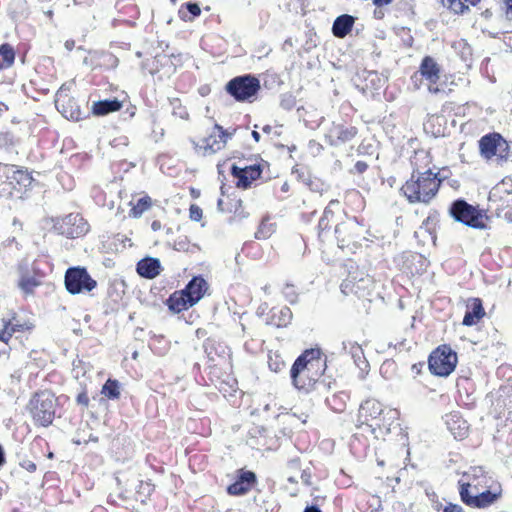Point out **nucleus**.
I'll use <instances>...</instances> for the list:
<instances>
[{"mask_svg": "<svg viewBox=\"0 0 512 512\" xmlns=\"http://www.w3.org/2000/svg\"><path fill=\"white\" fill-rule=\"evenodd\" d=\"M319 348L306 349L294 361L290 376L299 391L309 392L326 369V358L321 357Z\"/></svg>", "mask_w": 512, "mask_h": 512, "instance_id": "obj_1", "label": "nucleus"}, {"mask_svg": "<svg viewBox=\"0 0 512 512\" xmlns=\"http://www.w3.org/2000/svg\"><path fill=\"white\" fill-rule=\"evenodd\" d=\"M441 182L439 173L432 172L431 169L424 172L413 171L401 191L410 203H429L436 196Z\"/></svg>", "mask_w": 512, "mask_h": 512, "instance_id": "obj_2", "label": "nucleus"}, {"mask_svg": "<svg viewBox=\"0 0 512 512\" xmlns=\"http://www.w3.org/2000/svg\"><path fill=\"white\" fill-rule=\"evenodd\" d=\"M33 181L27 169L0 163V198L23 199Z\"/></svg>", "mask_w": 512, "mask_h": 512, "instance_id": "obj_3", "label": "nucleus"}, {"mask_svg": "<svg viewBox=\"0 0 512 512\" xmlns=\"http://www.w3.org/2000/svg\"><path fill=\"white\" fill-rule=\"evenodd\" d=\"M448 213L456 222L470 228L478 230L487 228L486 222L489 217L486 210L468 203L463 198L454 200L449 206Z\"/></svg>", "mask_w": 512, "mask_h": 512, "instance_id": "obj_4", "label": "nucleus"}, {"mask_svg": "<svg viewBox=\"0 0 512 512\" xmlns=\"http://www.w3.org/2000/svg\"><path fill=\"white\" fill-rule=\"evenodd\" d=\"M395 415L396 411L385 409L378 400L367 399L360 405L357 421L359 425H366L374 432L376 429L390 426L389 420Z\"/></svg>", "mask_w": 512, "mask_h": 512, "instance_id": "obj_5", "label": "nucleus"}, {"mask_svg": "<svg viewBox=\"0 0 512 512\" xmlns=\"http://www.w3.org/2000/svg\"><path fill=\"white\" fill-rule=\"evenodd\" d=\"M57 399L48 390L34 393L29 400L27 410L36 425L48 427L55 417Z\"/></svg>", "mask_w": 512, "mask_h": 512, "instance_id": "obj_6", "label": "nucleus"}, {"mask_svg": "<svg viewBox=\"0 0 512 512\" xmlns=\"http://www.w3.org/2000/svg\"><path fill=\"white\" fill-rule=\"evenodd\" d=\"M260 89L259 79L252 74L236 76L225 86L226 92L237 102H252Z\"/></svg>", "mask_w": 512, "mask_h": 512, "instance_id": "obj_7", "label": "nucleus"}, {"mask_svg": "<svg viewBox=\"0 0 512 512\" xmlns=\"http://www.w3.org/2000/svg\"><path fill=\"white\" fill-rule=\"evenodd\" d=\"M64 285L71 295L89 293L97 287V281L93 279L83 266L69 267L64 275Z\"/></svg>", "mask_w": 512, "mask_h": 512, "instance_id": "obj_8", "label": "nucleus"}, {"mask_svg": "<svg viewBox=\"0 0 512 512\" xmlns=\"http://www.w3.org/2000/svg\"><path fill=\"white\" fill-rule=\"evenodd\" d=\"M457 364V354L447 345L436 348L429 356L428 368L433 375L446 377Z\"/></svg>", "mask_w": 512, "mask_h": 512, "instance_id": "obj_9", "label": "nucleus"}, {"mask_svg": "<svg viewBox=\"0 0 512 512\" xmlns=\"http://www.w3.org/2000/svg\"><path fill=\"white\" fill-rule=\"evenodd\" d=\"M53 229L67 238H78L89 230L86 220L78 213H70L64 217L53 219Z\"/></svg>", "mask_w": 512, "mask_h": 512, "instance_id": "obj_10", "label": "nucleus"}, {"mask_svg": "<svg viewBox=\"0 0 512 512\" xmlns=\"http://www.w3.org/2000/svg\"><path fill=\"white\" fill-rule=\"evenodd\" d=\"M363 232V225L355 217L347 218L345 221L338 223L334 230L338 247L344 249L350 245L354 246L361 240Z\"/></svg>", "mask_w": 512, "mask_h": 512, "instance_id": "obj_11", "label": "nucleus"}, {"mask_svg": "<svg viewBox=\"0 0 512 512\" xmlns=\"http://www.w3.org/2000/svg\"><path fill=\"white\" fill-rule=\"evenodd\" d=\"M70 88L71 84H62L55 95V106L65 118L79 121L83 113L76 100L70 96Z\"/></svg>", "mask_w": 512, "mask_h": 512, "instance_id": "obj_12", "label": "nucleus"}, {"mask_svg": "<svg viewBox=\"0 0 512 512\" xmlns=\"http://www.w3.org/2000/svg\"><path fill=\"white\" fill-rule=\"evenodd\" d=\"M489 207L496 212L512 207V180L503 179L489 192Z\"/></svg>", "mask_w": 512, "mask_h": 512, "instance_id": "obj_13", "label": "nucleus"}, {"mask_svg": "<svg viewBox=\"0 0 512 512\" xmlns=\"http://www.w3.org/2000/svg\"><path fill=\"white\" fill-rule=\"evenodd\" d=\"M258 484L255 472L244 468L236 471L235 480L227 486L226 491L231 496H244Z\"/></svg>", "mask_w": 512, "mask_h": 512, "instance_id": "obj_14", "label": "nucleus"}, {"mask_svg": "<svg viewBox=\"0 0 512 512\" xmlns=\"http://www.w3.org/2000/svg\"><path fill=\"white\" fill-rule=\"evenodd\" d=\"M479 148L485 159H491L493 156H497L501 160L507 159V155L502 154L501 148H508V143L498 133H490L481 137Z\"/></svg>", "mask_w": 512, "mask_h": 512, "instance_id": "obj_15", "label": "nucleus"}, {"mask_svg": "<svg viewBox=\"0 0 512 512\" xmlns=\"http://www.w3.org/2000/svg\"><path fill=\"white\" fill-rule=\"evenodd\" d=\"M358 134L355 126L332 123L328 132L325 134V140L330 146L337 147L353 140Z\"/></svg>", "mask_w": 512, "mask_h": 512, "instance_id": "obj_16", "label": "nucleus"}, {"mask_svg": "<svg viewBox=\"0 0 512 512\" xmlns=\"http://www.w3.org/2000/svg\"><path fill=\"white\" fill-rule=\"evenodd\" d=\"M342 352L347 353L352 358L355 366L359 369V378L364 379L368 374L370 365L367 361L364 351L357 342H353L350 340L342 341Z\"/></svg>", "mask_w": 512, "mask_h": 512, "instance_id": "obj_17", "label": "nucleus"}, {"mask_svg": "<svg viewBox=\"0 0 512 512\" xmlns=\"http://www.w3.org/2000/svg\"><path fill=\"white\" fill-rule=\"evenodd\" d=\"M261 174L262 168L260 164H254L244 168H240L235 164L231 166V175L237 179L236 186L238 188H249L252 181L260 178Z\"/></svg>", "mask_w": 512, "mask_h": 512, "instance_id": "obj_18", "label": "nucleus"}, {"mask_svg": "<svg viewBox=\"0 0 512 512\" xmlns=\"http://www.w3.org/2000/svg\"><path fill=\"white\" fill-rule=\"evenodd\" d=\"M208 290L207 281L201 276H194L182 289V292L189 299V303L197 304Z\"/></svg>", "mask_w": 512, "mask_h": 512, "instance_id": "obj_19", "label": "nucleus"}, {"mask_svg": "<svg viewBox=\"0 0 512 512\" xmlns=\"http://www.w3.org/2000/svg\"><path fill=\"white\" fill-rule=\"evenodd\" d=\"M445 424L455 439L462 440L468 436L469 425L459 412L446 414Z\"/></svg>", "mask_w": 512, "mask_h": 512, "instance_id": "obj_20", "label": "nucleus"}, {"mask_svg": "<svg viewBox=\"0 0 512 512\" xmlns=\"http://www.w3.org/2000/svg\"><path fill=\"white\" fill-rule=\"evenodd\" d=\"M372 285V279L369 276L360 277L349 275L341 284L340 288L344 294L354 293L362 296V291L368 289Z\"/></svg>", "mask_w": 512, "mask_h": 512, "instance_id": "obj_21", "label": "nucleus"}, {"mask_svg": "<svg viewBox=\"0 0 512 512\" xmlns=\"http://www.w3.org/2000/svg\"><path fill=\"white\" fill-rule=\"evenodd\" d=\"M137 273L146 279H153L161 272V262L158 258L145 257L136 265Z\"/></svg>", "mask_w": 512, "mask_h": 512, "instance_id": "obj_22", "label": "nucleus"}, {"mask_svg": "<svg viewBox=\"0 0 512 512\" xmlns=\"http://www.w3.org/2000/svg\"><path fill=\"white\" fill-rule=\"evenodd\" d=\"M485 315L482 301L479 298L471 299L467 305L462 324L464 326H473Z\"/></svg>", "mask_w": 512, "mask_h": 512, "instance_id": "obj_23", "label": "nucleus"}, {"mask_svg": "<svg viewBox=\"0 0 512 512\" xmlns=\"http://www.w3.org/2000/svg\"><path fill=\"white\" fill-rule=\"evenodd\" d=\"M355 17L349 14L338 16L332 24V34L337 38L346 37L353 28Z\"/></svg>", "mask_w": 512, "mask_h": 512, "instance_id": "obj_24", "label": "nucleus"}, {"mask_svg": "<svg viewBox=\"0 0 512 512\" xmlns=\"http://www.w3.org/2000/svg\"><path fill=\"white\" fill-rule=\"evenodd\" d=\"M193 144L196 150H203L204 155L214 154L223 148L221 140H219L214 129L207 137L202 138L200 142H193Z\"/></svg>", "mask_w": 512, "mask_h": 512, "instance_id": "obj_25", "label": "nucleus"}, {"mask_svg": "<svg viewBox=\"0 0 512 512\" xmlns=\"http://www.w3.org/2000/svg\"><path fill=\"white\" fill-rule=\"evenodd\" d=\"M123 104L117 98L104 99L93 103L92 113L96 116H105L109 113L119 111Z\"/></svg>", "mask_w": 512, "mask_h": 512, "instance_id": "obj_26", "label": "nucleus"}, {"mask_svg": "<svg viewBox=\"0 0 512 512\" xmlns=\"http://www.w3.org/2000/svg\"><path fill=\"white\" fill-rule=\"evenodd\" d=\"M337 200H331L329 204L325 207L323 214L318 222V238L321 241L325 240L326 234L329 232L330 224L334 217V211L332 210L333 205H338Z\"/></svg>", "mask_w": 512, "mask_h": 512, "instance_id": "obj_27", "label": "nucleus"}, {"mask_svg": "<svg viewBox=\"0 0 512 512\" xmlns=\"http://www.w3.org/2000/svg\"><path fill=\"white\" fill-rule=\"evenodd\" d=\"M189 299L183 294L182 290L173 292L166 300V305L173 313H180L194 306L188 302Z\"/></svg>", "mask_w": 512, "mask_h": 512, "instance_id": "obj_28", "label": "nucleus"}, {"mask_svg": "<svg viewBox=\"0 0 512 512\" xmlns=\"http://www.w3.org/2000/svg\"><path fill=\"white\" fill-rule=\"evenodd\" d=\"M420 73L424 78L429 80L431 83H435L439 79L440 69L438 64L432 57L426 56L423 58L421 62Z\"/></svg>", "mask_w": 512, "mask_h": 512, "instance_id": "obj_29", "label": "nucleus"}, {"mask_svg": "<svg viewBox=\"0 0 512 512\" xmlns=\"http://www.w3.org/2000/svg\"><path fill=\"white\" fill-rule=\"evenodd\" d=\"M501 496V490L498 492L485 490L474 495L472 503L473 508H486L494 504Z\"/></svg>", "mask_w": 512, "mask_h": 512, "instance_id": "obj_30", "label": "nucleus"}, {"mask_svg": "<svg viewBox=\"0 0 512 512\" xmlns=\"http://www.w3.org/2000/svg\"><path fill=\"white\" fill-rule=\"evenodd\" d=\"M271 313V321L277 327H286L293 317L291 309L287 306L280 309H272Z\"/></svg>", "mask_w": 512, "mask_h": 512, "instance_id": "obj_31", "label": "nucleus"}, {"mask_svg": "<svg viewBox=\"0 0 512 512\" xmlns=\"http://www.w3.org/2000/svg\"><path fill=\"white\" fill-rule=\"evenodd\" d=\"M179 17L184 21H192L201 14V9L196 2H186L179 9Z\"/></svg>", "mask_w": 512, "mask_h": 512, "instance_id": "obj_32", "label": "nucleus"}, {"mask_svg": "<svg viewBox=\"0 0 512 512\" xmlns=\"http://www.w3.org/2000/svg\"><path fill=\"white\" fill-rule=\"evenodd\" d=\"M205 352L209 360L215 361V356H224L226 354L227 347L221 343H217L215 340L207 339L204 343Z\"/></svg>", "mask_w": 512, "mask_h": 512, "instance_id": "obj_33", "label": "nucleus"}, {"mask_svg": "<svg viewBox=\"0 0 512 512\" xmlns=\"http://www.w3.org/2000/svg\"><path fill=\"white\" fill-rule=\"evenodd\" d=\"M15 60V51L13 47L4 43L0 45V70L10 67Z\"/></svg>", "mask_w": 512, "mask_h": 512, "instance_id": "obj_34", "label": "nucleus"}, {"mask_svg": "<svg viewBox=\"0 0 512 512\" xmlns=\"http://www.w3.org/2000/svg\"><path fill=\"white\" fill-rule=\"evenodd\" d=\"M101 394L109 400H117L120 397V383L116 379L109 378L101 389Z\"/></svg>", "mask_w": 512, "mask_h": 512, "instance_id": "obj_35", "label": "nucleus"}, {"mask_svg": "<svg viewBox=\"0 0 512 512\" xmlns=\"http://www.w3.org/2000/svg\"><path fill=\"white\" fill-rule=\"evenodd\" d=\"M275 229V223L270 222V217L266 216L259 224L258 229L255 232V238L259 240L268 239L275 232Z\"/></svg>", "mask_w": 512, "mask_h": 512, "instance_id": "obj_36", "label": "nucleus"}, {"mask_svg": "<svg viewBox=\"0 0 512 512\" xmlns=\"http://www.w3.org/2000/svg\"><path fill=\"white\" fill-rule=\"evenodd\" d=\"M41 282L33 275L21 277L18 280L19 289L25 294H32L34 289L40 286Z\"/></svg>", "mask_w": 512, "mask_h": 512, "instance_id": "obj_37", "label": "nucleus"}, {"mask_svg": "<svg viewBox=\"0 0 512 512\" xmlns=\"http://www.w3.org/2000/svg\"><path fill=\"white\" fill-rule=\"evenodd\" d=\"M151 206V198L149 196L141 197L137 203L131 208L130 216L134 218L140 217Z\"/></svg>", "mask_w": 512, "mask_h": 512, "instance_id": "obj_38", "label": "nucleus"}, {"mask_svg": "<svg viewBox=\"0 0 512 512\" xmlns=\"http://www.w3.org/2000/svg\"><path fill=\"white\" fill-rule=\"evenodd\" d=\"M366 87L373 90H379L385 85V79L381 77L376 71H369L365 78Z\"/></svg>", "mask_w": 512, "mask_h": 512, "instance_id": "obj_39", "label": "nucleus"}, {"mask_svg": "<svg viewBox=\"0 0 512 512\" xmlns=\"http://www.w3.org/2000/svg\"><path fill=\"white\" fill-rule=\"evenodd\" d=\"M470 488H471V484L470 483L459 481V495H460V499H461V501L465 505L472 507V503H473V500H474V495L470 494Z\"/></svg>", "mask_w": 512, "mask_h": 512, "instance_id": "obj_40", "label": "nucleus"}, {"mask_svg": "<svg viewBox=\"0 0 512 512\" xmlns=\"http://www.w3.org/2000/svg\"><path fill=\"white\" fill-rule=\"evenodd\" d=\"M37 268L34 263H30L28 259H22L17 265V272L19 278L33 275L36 273Z\"/></svg>", "mask_w": 512, "mask_h": 512, "instance_id": "obj_41", "label": "nucleus"}, {"mask_svg": "<svg viewBox=\"0 0 512 512\" xmlns=\"http://www.w3.org/2000/svg\"><path fill=\"white\" fill-rule=\"evenodd\" d=\"M170 105L172 106V114L180 119L187 120L189 117V113L185 106L182 105L181 101L178 98H173L170 100Z\"/></svg>", "mask_w": 512, "mask_h": 512, "instance_id": "obj_42", "label": "nucleus"}, {"mask_svg": "<svg viewBox=\"0 0 512 512\" xmlns=\"http://www.w3.org/2000/svg\"><path fill=\"white\" fill-rule=\"evenodd\" d=\"M173 248L179 252H190L198 247L196 245H191L189 239L186 236H181L174 241Z\"/></svg>", "mask_w": 512, "mask_h": 512, "instance_id": "obj_43", "label": "nucleus"}, {"mask_svg": "<svg viewBox=\"0 0 512 512\" xmlns=\"http://www.w3.org/2000/svg\"><path fill=\"white\" fill-rule=\"evenodd\" d=\"M296 105V97L291 93H284L280 97V107L286 111L292 110Z\"/></svg>", "mask_w": 512, "mask_h": 512, "instance_id": "obj_44", "label": "nucleus"}, {"mask_svg": "<svg viewBox=\"0 0 512 512\" xmlns=\"http://www.w3.org/2000/svg\"><path fill=\"white\" fill-rule=\"evenodd\" d=\"M268 366L271 371L278 373L285 368L286 364L285 361L279 355H275L269 356Z\"/></svg>", "mask_w": 512, "mask_h": 512, "instance_id": "obj_45", "label": "nucleus"}, {"mask_svg": "<svg viewBox=\"0 0 512 512\" xmlns=\"http://www.w3.org/2000/svg\"><path fill=\"white\" fill-rule=\"evenodd\" d=\"M283 295L290 304H295L298 301V293L294 285L287 283L283 289Z\"/></svg>", "mask_w": 512, "mask_h": 512, "instance_id": "obj_46", "label": "nucleus"}, {"mask_svg": "<svg viewBox=\"0 0 512 512\" xmlns=\"http://www.w3.org/2000/svg\"><path fill=\"white\" fill-rule=\"evenodd\" d=\"M442 4L456 14H463V2L460 0H442Z\"/></svg>", "mask_w": 512, "mask_h": 512, "instance_id": "obj_47", "label": "nucleus"}, {"mask_svg": "<svg viewBox=\"0 0 512 512\" xmlns=\"http://www.w3.org/2000/svg\"><path fill=\"white\" fill-rule=\"evenodd\" d=\"M214 130L216 131L218 138L221 140L223 146L227 143L228 139H231L233 136V132H228L219 124L214 125Z\"/></svg>", "mask_w": 512, "mask_h": 512, "instance_id": "obj_48", "label": "nucleus"}, {"mask_svg": "<svg viewBox=\"0 0 512 512\" xmlns=\"http://www.w3.org/2000/svg\"><path fill=\"white\" fill-rule=\"evenodd\" d=\"M438 213L434 212L433 214H430L422 223L421 228H425L430 234H432V230L434 229V226L438 222Z\"/></svg>", "mask_w": 512, "mask_h": 512, "instance_id": "obj_49", "label": "nucleus"}, {"mask_svg": "<svg viewBox=\"0 0 512 512\" xmlns=\"http://www.w3.org/2000/svg\"><path fill=\"white\" fill-rule=\"evenodd\" d=\"M181 54H178L177 57H180ZM171 58H176V55L175 54H171L170 56H167V55H156L154 57V60H153V64L155 65V69H152L150 70V73L151 74H154L156 71L159 70V67L158 65L161 64L163 65V61H166V62H171Z\"/></svg>", "mask_w": 512, "mask_h": 512, "instance_id": "obj_50", "label": "nucleus"}, {"mask_svg": "<svg viewBox=\"0 0 512 512\" xmlns=\"http://www.w3.org/2000/svg\"><path fill=\"white\" fill-rule=\"evenodd\" d=\"M223 205H224V201L221 198L218 199V201H217V208H218L219 211H221V212H225V211L232 212V211H234V213L236 214L238 212V209L242 207V200L241 199H235L234 203L231 204L232 207L228 208V209L224 208Z\"/></svg>", "mask_w": 512, "mask_h": 512, "instance_id": "obj_51", "label": "nucleus"}, {"mask_svg": "<svg viewBox=\"0 0 512 512\" xmlns=\"http://www.w3.org/2000/svg\"><path fill=\"white\" fill-rule=\"evenodd\" d=\"M9 325V322H4L3 328L0 330V341H2L5 346H7L9 339L12 337Z\"/></svg>", "mask_w": 512, "mask_h": 512, "instance_id": "obj_52", "label": "nucleus"}, {"mask_svg": "<svg viewBox=\"0 0 512 512\" xmlns=\"http://www.w3.org/2000/svg\"><path fill=\"white\" fill-rule=\"evenodd\" d=\"M189 214L191 220L198 222L202 219L203 212L198 205L192 204L189 208Z\"/></svg>", "mask_w": 512, "mask_h": 512, "instance_id": "obj_53", "label": "nucleus"}, {"mask_svg": "<svg viewBox=\"0 0 512 512\" xmlns=\"http://www.w3.org/2000/svg\"><path fill=\"white\" fill-rule=\"evenodd\" d=\"M368 164L365 161H357L351 173L363 174L368 169Z\"/></svg>", "mask_w": 512, "mask_h": 512, "instance_id": "obj_54", "label": "nucleus"}, {"mask_svg": "<svg viewBox=\"0 0 512 512\" xmlns=\"http://www.w3.org/2000/svg\"><path fill=\"white\" fill-rule=\"evenodd\" d=\"M14 143V136L13 134L6 132L0 134V144H13Z\"/></svg>", "mask_w": 512, "mask_h": 512, "instance_id": "obj_55", "label": "nucleus"}, {"mask_svg": "<svg viewBox=\"0 0 512 512\" xmlns=\"http://www.w3.org/2000/svg\"><path fill=\"white\" fill-rule=\"evenodd\" d=\"M442 512H464V510L458 504L449 503L443 508Z\"/></svg>", "mask_w": 512, "mask_h": 512, "instance_id": "obj_56", "label": "nucleus"}, {"mask_svg": "<svg viewBox=\"0 0 512 512\" xmlns=\"http://www.w3.org/2000/svg\"><path fill=\"white\" fill-rule=\"evenodd\" d=\"M311 478H312V475H311V472L304 469L302 472H301V480L302 482L306 485V486H310L312 483H311Z\"/></svg>", "mask_w": 512, "mask_h": 512, "instance_id": "obj_57", "label": "nucleus"}, {"mask_svg": "<svg viewBox=\"0 0 512 512\" xmlns=\"http://www.w3.org/2000/svg\"><path fill=\"white\" fill-rule=\"evenodd\" d=\"M21 467L24 468L25 470L29 471V472H34L36 471V464L30 460H24L23 462H21Z\"/></svg>", "mask_w": 512, "mask_h": 512, "instance_id": "obj_58", "label": "nucleus"}, {"mask_svg": "<svg viewBox=\"0 0 512 512\" xmlns=\"http://www.w3.org/2000/svg\"><path fill=\"white\" fill-rule=\"evenodd\" d=\"M76 400L78 404L83 405L85 407H87L89 404V398L85 392L78 394Z\"/></svg>", "mask_w": 512, "mask_h": 512, "instance_id": "obj_59", "label": "nucleus"}, {"mask_svg": "<svg viewBox=\"0 0 512 512\" xmlns=\"http://www.w3.org/2000/svg\"><path fill=\"white\" fill-rule=\"evenodd\" d=\"M4 322H9V326H10V331H11V335L14 333V332H18V331H22L23 330V325L21 324H18V323H14L12 320H3V323Z\"/></svg>", "mask_w": 512, "mask_h": 512, "instance_id": "obj_60", "label": "nucleus"}, {"mask_svg": "<svg viewBox=\"0 0 512 512\" xmlns=\"http://www.w3.org/2000/svg\"><path fill=\"white\" fill-rule=\"evenodd\" d=\"M288 467L291 469H300V460L299 458H293L288 461Z\"/></svg>", "mask_w": 512, "mask_h": 512, "instance_id": "obj_61", "label": "nucleus"}, {"mask_svg": "<svg viewBox=\"0 0 512 512\" xmlns=\"http://www.w3.org/2000/svg\"><path fill=\"white\" fill-rule=\"evenodd\" d=\"M394 0H372V3L376 6V7H383V6H386V5H389L393 2Z\"/></svg>", "mask_w": 512, "mask_h": 512, "instance_id": "obj_62", "label": "nucleus"}, {"mask_svg": "<svg viewBox=\"0 0 512 512\" xmlns=\"http://www.w3.org/2000/svg\"><path fill=\"white\" fill-rule=\"evenodd\" d=\"M140 488L143 489L148 495L153 491V485L151 483H143L141 482Z\"/></svg>", "mask_w": 512, "mask_h": 512, "instance_id": "obj_63", "label": "nucleus"}, {"mask_svg": "<svg viewBox=\"0 0 512 512\" xmlns=\"http://www.w3.org/2000/svg\"><path fill=\"white\" fill-rule=\"evenodd\" d=\"M303 512H322L317 505L307 506Z\"/></svg>", "mask_w": 512, "mask_h": 512, "instance_id": "obj_64", "label": "nucleus"}]
</instances>
